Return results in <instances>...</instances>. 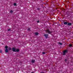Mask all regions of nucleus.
Returning <instances> with one entry per match:
<instances>
[{"label": "nucleus", "mask_w": 73, "mask_h": 73, "mask_svg": "<svg viewBox=\"0 0 73 73\" xmlns=\"http://www.w3.org/2000/svg\"><path fill=\"white\" fill-rule=\"evenodd\" d=\"M59 45H62V44L60 42H59Z\"/></svg>", "instance_id": "obj_12"}, {"label": "nucleus", "mask_w": 73, "mask_h": 73, "mask_svg": "<svg viewBox=\"0 0 73 73\" xmlns=\"http://www.w3.org/2000/svg\"><path fill=\"white\" fill-rule=\"evenodd\" d=\"M42 54H45V52H43L42 53Z\"/></svg>", "instance_id": "obj_17"}, {"label": "nucleus", "mask_w": 73, "mask_h": 73, "mask_svg": "<svg viewBox=\"0 0 73 73\" xmlns=\"http://www.w3.org/2000/svg\"><path fill=\"white\" fill-rule=\"evenodd\" d=\"M19 49H16V52H18L19 51Z\"/></svg>", "instance_id": "obj_10"}, {"label": "nucleus", "mask_w": 73, "mask_h": 73, "mask_svg": "<svg viewBox=\"0 0 73 73\" xmlns=\"http://www.w3.org/2000/svg\"><path fill=\"white\" fill-rule=\"evenodd\" d=\"M31 62H32V63H33L35 62V60H32Z\"/></svg>", "instance_id": "obj_9"}, {"label": "nucleus", "mask_w": 73, "mask_h": 73, "mask_svg": "<svg viewBox=\"0 0 73 73\" xmlns=\"http://www.w3.org/2000/svg\"><path fill=\"white\" fill-rule=\"evenodd\" d=\"M37 9H38V10H40V8H37Z\"/></svg>", "instance_id": "obj_23"}, {"label": "nucleus", "mask_w": 73, "mask_h": 73, "mask_svg": "<svg viewBox=\"0 0 73 73\" xmlns=\"http://www.w3.org/2000/svg\"><path fill=\"white\" fill-rule=\"evenodd\" d=\"M12 50H13V52H16V48H12Z\"/></svg>", "instance_id": "obj_3"}, {"label": "nucleus", "mask_w": 73, "mask_h": 73, "mask_svg": "<svg viewBox=\"0 0 73 73\" xmlns=\"http://www.w3.org/2000/svg\"><path fill=\"white\" fill-rule=\"evenodd\" d=\"M72 45L73 44H70L69 45V46H70V47H71V46H72Z\"/></svg>", "instance_id": "obj_15"}, {"label": "nucleus", "mask_w": 73, "mask_h": 73, "mask_svg": "<svg viewBox=\"0 0 73 73\" xmlns=\"http://www.w3.org/2000/svg\"><path fill=\"white\" fill-rule=\"evenodd\" d=\"M37 23H40V21H37Z\"/></svg>", "instance_id": "obj_20"}, {"label": "nucleus", "mask_w": 73, "mask_h": 73, "mask_svg": "<svg viewBox=\"0 0 73 73\" xmlns=\"http://www.w3.org/2000/svg\"><path fill=\"white\" fill-rule=\"evenodd\" d=\"M5 52H6V53H7V52H8V50L7 49H6L5 50Z\"/></svg>", "instance_id": "obj_8"}, {"label": "nucleus", "mask_w": 73, "mask_h": 73, "mask_svg": "<svg viewBox=\"0 0 73 73\" xmlns=\"http://www.w3.org/2000/svg\"><path fill=\"white\" fill-rule=\"evenodd\" d=\"M30 28H28V31H30Z\"/></svg>", "instance_id": "obj_21"}, {"label": "nucleus", "mask_w": 73, "mask_h": 73, "mask_svg": "<svg viewBox=\"0 0 73 73\" xmlns=\"http://www.w3.org/2000/svg\"><path fill=\"white\" fill-rule=\"evenodd\" d=\"M52 3L53 5H54V3H53V2H52Z\"/></svg>", "instance_id": "obj_24"}, {"label": "nucleus", "mask_w": 73, "mask_h": 73, "mask_svg": "<svg viewBox=\"0 0 73 73\" xmlns=\"http://www.w3.org/2000/svg\"><path fill=\"white\" fill-rule=\"evenodd\" d=\"M10 13H13V11L12 10H11L10 12Z\"/></svg>", "instance_id": "obj_11"}, {"label": "nucleus", "mask_w": 73, "mask_h": 73, "mask_svg": "<svg viewBox=\"0 0 73 73\" xmlns=\"http://www.w3.org/2000/svg\"><path fill=\"white\" fill-rule=\"evenodd\" d=\"M14 6H16L17 5H16V3H14Z\"/></svg>", "instance_id": "obj_16"}, {"label": "nucleus", "mask_w": 73, "mask_h": 73, "mask_svg": "<svg viewBox=\"0 0 73 73\" xmlns=\"http://www.w3.org/2000/svg\"><path fill=\"white\" fill-rule=\"evenodd\" d=\"M64 25H67V24H68V22H65L64 23Z\"/></svg>", "instance_id": "obj_5"}, {"label": "nucleus", "mask_w": 73, "mask_h": 73, "mask_svg": "<svg viewBox=\"0 0 73 73\" xmlns=\"http://www.w3.org/2000/svg\"><path fill=\"white\" fill-rule=\"evenodd\" d=\"M9 50H12V48H11V47H9Z\"/></svg>", "instance_id": "obj_13"}, {"label": "nucleus", "mask_w": 73, "mask_h": 73, "mask_svg": "<svg viewBox=\"0 0 73 73\" xmlns=\"http://www.w3.org/2000/svg\"><path fill=\"white\" fill-rule=\"evenodd\" d=\"M46 33H47L48 34H51V33H52V31H50L49 29L46 30Z\"/></svg>", "instance_id": "obj_1"}, {"label": "nucleus", "mask_w": 73, "mask_h": 73, "mask_svg": "<svg viewBox=\"0 0 73 73\" xmlns=\"http://www.w3.org/2000/svg\"><path fill=\"white\" fill-rule=\"evenodd\" d=\"M44 36L45 37V38H48V34H45L44 35Z\"/></svg>", "instance_id": "obj_4"}, {"label": "nucleus", "mask_w": 73, "mask_h": 73, "mask_svg": "<svg viewBox=\"0 0 73 73\" xmlns=\"http://www.w3.org/2000/svg\"><path fill=\"white\" fill-rule=\"evenodd\" d=\"M68 51L66 50H64L63 52V55H65V54H66V53H68Z\"/></svg>", "instance_id": "obj_2"}, {"label": "nucleus", "mask_w": 73, "mask_h": 73, "mask_svg": "<svg viewBox=\"0 0 73 73\" xmlns=\"http://www.w3.org/2000/svg\"><path fill=\"white\" fill-rule=\"evenodd\" d=\"M67 61V59H65V61Z\"/></svg>", "instance_id": "obj_22"}, {"label": "nucleus", "mask_w": 73, "mask_h": 73, "mask_svg": "<svg viewBox=\"0 0 73 73\" xmlns=\"http://www.w3.org/2000/svg\"><path fill=\"white\" fill-rule=\"evenodd\" d=\"M31 73H34V72H31Z\"/></svg>", "instance_id": "obj_25"}, {"label": "nucleus", "mask_w": 73, "mask_h": 73, "mask_svg": "<svg viewBox=\"0 0 73 73\" xmlns=\"http://www.w3.org/2000/svg\"><path fill=\"white\" fill-rule=\"evenodd\" d=\"M8 48V46H5V48L6 49H7V48Z\"/></svg>", "instance_id": "obj_14"}, {"label": "nucleus", "mask_w": 73, "mask_h": 73, "mask_svg": "<svg viewBox=\"0 0 73 73\" xmlns=\"http://www.w3.org/2000/svg\"><path fill=\"white\" fill-rule=\"evenodd\" d=\"M11 29H8V31H11Z\"/></svg>", "instance_id": "obj_19"}, {"label": "nucleus", "mask_w": 73, "mask_h": 73, "mask_svg": "<svg viewBox=\"0 0 73 73\" xmlns=\"http://www.w3.org/2000/svg\"><path fill=\"white\" fill-rule=\"evenodd\" d=\"M41 73H44V72H41Z\"/></svg>", "instance_id": "obj_26"}, {"label": "nucleus", "mask_w": 73, "mask_h": 73, "mask_svg": "<svg viewBox=\"0 0 73 73\" xmlns=\"http://www.w3.org/2000/svg\"><path fill=\"white\" fill-rule=\"evenodd\" d=\"M68 25L69 26H70V25H72V23H68Z\"/></svg>", "instance_id": "obj_6"}, {"label": "nucleus", "mask_w": 73, "mask_h": 73, "mask_svg": "<svg viewBox=\"0 0 73 73\" xmlns=\"http://www.w3.org/2000/svg\"><path fill=\"white\" fill-rule=\"evenodd\" d=\"M0 53H2V50H0Z\"/></svg>", "instance_id": "obj_18"}, {"label": "nucleus", "mask_w": 73, "mask_h": 73, "mask_svg": "<svg viewBox=\"0 0 73 73\" xmlns=\"http://www.w3.org/2000/svg\"><path fill=\"white\" fill-rule=\"evenodd\" d=\"M35 34L36 36H37L38 35V33H35Z\"/></svg>", "instance_id": "obj_7"}]
</instances>
